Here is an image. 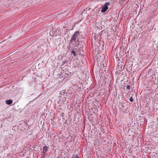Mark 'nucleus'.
Returning <instances> with one entry per match:
<instances>
[{"instance_id":"423d86ee","label":"nucleus","mask_w":158,"mask_h":158,"mask_svg":"<svg viewBox=\"0 0 158 158\" xmlns=\"http://www.w3.org/2000/svg\"><path fill=\"white\" fill-rule=\"evenodd\" d=\"M72 158H79L76 155H73Z\"/></svg>"},{"instance_id":"7ed1b4c3","label":"nucleus","mask_w":158,"mask_h":158,"mask_svg":"<svg viewBox=\"0 0 158 158\" xmlns=\"http://www.w3.org/2000/svg\"><path fill=\"white\" fill-rule=\"evenodd\" d=\"M48 148L47 146H44L43 148V152L44 155H45L46 153L48 151Z\"/></svg>"},{"instance_id":"f03ea898","label":"nucleus","mask_w":158,"mask_h":158,"mask_svg":"<svg viewBox=\"0 0 158 158\" xmlns=\"http://www.w3.org/2000/svg\"><path fill=\"white\" fill-rule=\"evenodd\" d=\"M110 5V3L109 2H106L102 6L101 9L102 12H105L108 9V6Z\"/></svg>"},{"instance_id":"6e6552de","label":"nucleus","mask_w":158,"mask_h":158,"mask_svg":"<svg viewBox=\"0 0 158 158\" xmlns=\"http://www.w3.org/2000/svg\"><path fill=\"white\" fill-rule=\"evenodd\" d=\"M130 86L129 85H127L126 86V89L128 90H129L130 89Z\"/></svg>"},{"instance_id":"f257e3e1","label":"nucleus","mask_w":158,"mask_h":158,"mask_svg":"<svg viewBox=\"0 0 158 158\" xmlns=\"http://www.w3.org/2000/svg\"><path fill=\"white\" fill-rule=\"evenodd\" d=\"M79 34V31H77L74 33L71 40V42H73V41L76 42L78 40V36Z\"/></svg>"},{"instance_id":"20e7f679","label":"nucleus","mask_w":158,"mask_h":158,"mask_svg":"<svg viewBox=\"0 0 158 158\" xmlns=\"http://www.w3.org/2000/svg\"><path fill=\"white\" fill-rule=\"evenodd\" d=\"M6 103L9 105L11 104L13 102V101L11 99H9L6 101Z\"/></svg>"},{"instance_id":"39448f33","label":"nucleus","mask_w":158,"mask_h":158,"mask_svg":"<svg viewBox=\"0 0 158 158\" xmlns=\"http://www.w3.org/2000/svg\"><path fill=\"white\" fill-rule=\"evenodd\" d=\"M72 54L73 55L74 57H75L76 55L75 52L74 50H72L71 52Z\"/></svg>"},{"instance_id":"0eeeda50","label":"nucleus","mask_w":158,"mask_h":158,"mask_svg":"<svg viewBox=\"0 0 158 158\" xmlns=\"http://www.w3.org/2000/svg\"><path fill=\"white\" fill-rule=\"evenodd\" d=\"M129 100L130 102H133V97L132 96H131L130 98V99H129Z\"/></svg>"}]
</instances>
